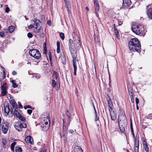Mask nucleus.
<instances>
[{"instance_id":"1","label":"nucleus","mask_w":152,"mask_h":152,"mask_svg":"<svg viewBox=\"0 0 152 152\" xmlns=\"http://www.w3.org/2000/svg\"><path fill=\"white\" fill-rule=\"evenodd\" d=\"M129 47L132 51L139 52L141 49L140 42L136 38L131 39L129 43Z\"/></svg>"},{"instance_id":"2","label":"nucleus","mask_w":152,"mask_h":152,"mask_svg":"<svg viewBox=\"0 0 152 152\" xmlns=\"http://www.w3.org/2000/svg\"><path fill=\"white\" fill-rule=\"evenodd\" d=\"M118 117V124L126 123L127 122L126 118L123 110L122 109H120Z\"/></svg>"},{"instance_id":"3","label":"nucleus","mask_w":152,"mask_h":152,"mask_svg":"<svg viewBox=\"0 0 152 152\" xmlns=\"http://www.w3.org/2000/svg\"><path fill=\"white\" fill-rule=\"evenodd\" d=\"M41 127L44 130H47L49 128L50 125V121L48 116L42 118L41 120Z\"/></svg>"},{"instance_id":"4","label":"nucleus","mask_w":152,"mask_h":152,"mask_svg":"<svg viewBox=\"0 0 152 152\" xmlns=\"http://www.w3.org/2000/svg\"><path fill=\"white\" fill-rule=\"evenodd\" d=\"M68 44L69 50L72 57L75 58V56H76V51L75 49V44L73 43V41L71 39H69Z\"/></svg>"},{"instance_id":"5","label":"nucleus","mask_w":152,"mask_h":152,"mask_svg":"<svg viewBox=\"0 0 152 152\" xmlns=\"http://www.w3.org/2000/svg\"><path fill=\"white\" fill-rule=\"evenodd\" d=\"M131 28L133 32L137 35L140 34L143 30V28L134 23L132 25Z\"/></svg>"},{"instance_id":"6","label":"nucleus","mask_w":152,"mask_h":152,"mask_svg":"<svg viewBox=\"0 0 152 152\" xmlns=\"http://www.w3.org/2000/svg\"><path fill=\"white\" fill-rule=\"evenodd\" d=\"M15 128L18 131L20 132L23 128H26L27 127L26 123L23 122L21 123L20 121L15 122L14 124Z\"/></svg>"},{"instance_id":"7","label":"nucleus","mask_w":152,"mask_h":152,"mask_svg":"<svg viewBox=\"0 0 152 152\" xmlns=\"http://www.w3.org/2000/svg\"><path fill=\"white\" fill-rule=\"evenodd\" d=\"M29 54L31 56L37 59H39L41 56L39 51L36 49L30 50L29 52Z\"/></svg>"},{"instance_id":"8","label":"nucleus","mask_w":152,"mask_h":152,"mask_svg":"<svg viewBox=\"0 0 152 152\" xmlns=\"http://www.w3.org/2000/svg\"><path fill=\"white\" fill-rule=\"evenodd\" d=\"M34 23H33L34 26V28L36 29V30L34 31V32L35 33L39 32L40 29L41 27L40 26H39V23H40L39 20L37 19H34V20H33Z\"/></svg>"},{"instance_id":"9","label":"nucleus","mask_w":152,"mask_h":152,"mask_svg":"<svg viewBox=\"0 0 152 152\" xmlns=\"http://www.w3.org/2000/svg\"><path fill=\"white\" fill-rule=\"evenodd\" d=\"M4 112L7 114V115H8L10 112L12 114H14V112L12 110L11 107L10 109L9 104L7 102L5 103L4 104Z\"/></svg>"},{"instance_id":"10","label":"nucleus","mask_w":152,"mask_h":152,"mask_svg":"<svg viewBox=\"0 0 152 152\" xmlns=\"http://www.w3.org/2000/svg\"><path fill=\"white\" fill-rule=\"evenodd\" d=\"M139 138V135L138 134H137L136 135V138L134 139V150L138 152L139 149V141L138 139Z\"/></svg>"},{"instance_id":"11","label":"nucleus","mask_w":152,"mask_h":152,"mask_svg":"<svg viewBox=\"0 0 152 152\" xmlns=\"http://www.w3.org/2000/svg\"><path fill=\"white\" fill-rule=\"evenodd\" d=\"M9 124L8 122H5L2 124V130L4 134H6L8 130Z\"/></svg>"},{"instance_id":"12","label":"nucleus","mask_w":152,"mask_h":152,"mask_svg":"<svg viewBox=\"0 0 152 152\" xmlns=\"http://www.w3.org/2000/svg\"><path fill=\"white\" fill-rule=\"evenodd\" d=\"M1 92L2 95L3 96L5 95L7 93V85L6 83H4L1 86Z\"/></svg>"},{"instance_id":"13","label":"nucleus","mask_w":152,"mask_h":152,"mask_svg":"<svg viewBox=\"0 0 152 152\" xmlns=\"http://www.w3.org/2000/svg\"><path fill=\"white\" fill-rule=\"evenodd\" d=\"M2 146V150L3 152L7 151L8 148V145H7V141L5 139H3L1 141Z\"/></svg>"},{"instance_id":"14","label":"nucleus","mask_w":152,"mask_h":152,"mask_svg":"<svg viewBox=\"0 0 152 152\" xmlns=\"http://www.w3.org/2000/svg\"><path fill=\"white\" fill-rule=\"evenodd\" d=\"M147 10L146 12L147 15L149 18L152 19V7L151 6H148L147 7Z\"/></svg>"},{"instance_id":"15","label":"nucleus","mask_w":152,"mask_h":152,"mask_svg":"<svg viewBox=\"0 0 152 152\" xmlns=\"http://www.w3.org/2000/svg\"><path fill=\"white\" fill-rule=\"evenodd\" d=\"M131 3L130 0H123L122 7L124 8H126L129 6Z\"/></svg>"},{"instance_id":"16","label":"nucleus","mask_w":152,"mask_h":152,"mask_svg":"<svg viewBox=\"0 0 152 152\" xmlns=\"http://www.w3.org/2000/svg\"><path fill=\"white\" fill-rule=\"evenodd\" d=\"M76 56H75V58L72 57L73 58L72 62L73 65L74 67V75H76V71L77 69V64L76 63Z\"/></svg>"},{"instance_id":"17","label":"nucleus","mask_w":152,"mask_h":152,"mask_svg":"<svg viewBox=\"0 0 152 152\" xmlns=\"http://www.w3.org/2000/svg\"><path fill=\"white\" fill-rule=\"evenodd\" d=\"M13 114H15L16 117L21 121H24L26 120L25 118L21 115L18 111H15V113H14Z\"/></svg>"},{"instance_id":"18","label":"nucleus","mask_w":152,"mask_h":152,"mask_svg":"<svg viewBox=\"0 0 152 152\" xmlns=\"http://www.w3.org/2000/svg\"><path fill=\"white\" fill-rule=\"evenodd\" d=\"M109 111L110 112L111 119L113 121H115L117 118L116 113L114 111H113V110Z\"/></svg>"},{"instance_id":"19","label":"nucleus","mask_w":152,"mask_h":152,"mask_svg":"<svg viewBox=\"0 0 152 152\" xmlns=\"http://www.w3.org/2000/svg\"><path fill=\"white\" fill-rule=\"evenodd\" d=\"M94 4L95 10V13L96 17L99 18V15L98 13L99 12V6L96 1L95 0Z\"/></svg>"},{"instance_id":"20","label":"nucleus","mask_w":152,"mask_h":152,"mask_svg":"<svg viewBox=\"0 0 152 152\" xmlns=\"http://www.w3.org/2000/svg\"><path fill=\"white\" fill-rule=\"evenodd\" d=\"M25 140L27 143H30L31 144L34 143L33 140L31 136H27L25 138Z\"/></svg>"},{"instance_id":"21","label":"nucleus","mask_w":152,"mask_h":152,"mask_svg":"<svg viewBox=\"0 0 152 152\" xmlns=\"http://www.w3.org/2000/svg\"><path fill=\"white\" fill-rule=\"evenodd\" d=\"M107 103L109 111L113 110V104L112 102L110 100V99L107 101Z\"/></svg>"},{"instance_id":"22","label":"nucleus","mask_w":152,"mask_h":152,"mask_svg":"<svg viewBox=\"0 0 152 152\" xmlns=\"http://www.w3.org/2000/svg\"><path fill=\"white\" fill-rule=\"evenodd\" d=\"M75 39H76V40H75V42L77 43V44L76 45V46H77V47L78 48H80V40L79 37L76 35L75 37Z\"/></svg>"},{"instance_id":"23","label":"nucleus","mask_w":152,"mask_h":152,"mask_svg":"<svg viewBox=\"0 0 152 152\" xmlns=\"http://www.w3.org/2000/svg\"><path fill=\"white\" fill-rule=\"evenodd\" d=\"M66 114L67 118V120L66 122H68V124H67V127H68L69 126V123L71 121V119L70 118L71 115L69 113V111L68 110L67 111Z\"/></svg>"},{"instance_id":"24","label":"nucleus","mask_w":152,"mask_h":152,"mask_svg":"<svg viewBox=\"0 0 152 152\" xmlns=\"http://www.w3.org/2000/svg\"><path fill=\"white\" fill-rule=\"evenodd\" d=\"M125 123H123L122 124H121V125L119 126V129L120 131L122 132L124 134H125V136H126V135L125 134V126L124 125V124Z\"/></svg>"},{"instance_id":"25","label":"nucleus","mask_w":152,"mask_h":152,"mask_svg":"<svg viewBox=\"0 0 152 152\" xmlns=\"http://www.w3.org/2000/svg\"><path fill=\"white\" fill-rule=\"evenodd\" d=\"M63 130H67L68 128H66V125L68 124V122L66 121L65 119H63Z\"/></svg>"},{"instance_id":"26","label":"nucleus","mask_w":152,"mask_h":152,"mask_svg":"<svg viewBox=\"0 0 152 152\" xmlns=\"http://www.w3.org/2000/svg\"><path fill=\"white\" fill-rule=\"evenodd\" d=\"M65 7L67 8L68 12L69 13L70 12V10H69V8L70 7L69 1H65Z\"/></svg>"},{"instance_id":"27","label":"nucleus","mask_w":152,"mask_h":152,"mask_svg":"<svg viewBox=\"0 0 152 152\" xmlns=\"http://www.w3.org/2000/svg\"><path fill=\"white\" fill-rule=\"evenodd\" d=\"M15 29V27L13 26H9L7 29V30L10 33L12 32Z\"/></svg>"},{"instance_id":"28","label":"nucleus","mask_w":152,"mask_h":152,"mask_svg":"<svg viewBox=\"0 0 152 152\" xmlns=\"http://www.w3.org/2000/svg\"><path fill=\"white\" fill-rule=\"evenodd\" d=\"M1 75H2L0 76V81H1L4 80L5 78V72L3 70L2 72H1Z\"/></svg>"},{"instance_id":"29","label":"nucleus","mask_w":152,"mask_h":152,"mask_svg":"<svg viewBox=\"0 0 152 152\" xmlns=\"http://www.w3.org/2000/svg\"><path fill=\"white\" fill-rule=\"evenodd\" d=\"M11 104H12L13 108H15V110L14 111V113H15V111H18L17 104L15 102Z\"/></svg>"},{"instance_id":"30","label":"nucleus","mask_w":152,"mask_h":152,"mask_svg":"<svg viewBox=\"0 0 152 152\" xmlns=\"http://www.w3.org/2000/svg\"><path fill=\"white\" fill-rule=\"evenodd\" d=\"M57 52L58 53H59L60 51V43L59 41H57Z\"/></svg>"},{"instance_id":"31","label":"nucleus","mask_w":152,"mask_h":152,"mask_svg":"<svg viewBox=\"0 0 152 152\" xmlns=\"http://www.w3.org/2000/svg\"><path fill=\"white\" fill-rule=\"evenodd\" d=\"M75 152H82V150L80 147L77 146L75 148Z\"/></svg>"},{"instance_id":"32","label":"nucleus","mask_w":152,"mask_h":152,"mask_svg":"<svg viewBox=\"0 0 152 152\" xmlns=\"http://www.w3.org/2000/svg\"><path fill=\"white\" fill-rule=\"evenodd\" d=\"M61 61L64 64H65L66 63V59L65 56H62L61 57Z\"/></svg>"},{"instance_id":"33","label":"nucleus","mask_w":152,"mask_h":152,"mask_svg":"<svg viewBox=\"0 0 152 152\" xmlns=\"http://www.w3.org/2000/svg\"><path fill=\"white\" fill-rule=\"evenodd\" d=\"M33 77H35L37 79H39L40 78V75L37 73H34L33 74Z\"/></svg>"},{"instance_id":"34","label":"nucleus","mask_w":152,"mask_h":152,"mask_svg":"<svg viewBox=\"0 0 152 152\" xmlns=\"http://www.w3.org/2000/svg\"><path fill=\"white\" fill-rule=\"evenodd\" d=\"M15 152H22V148L20 147H16L15 150Z\"/></svg>"},{"instance_id":"35","label":"nucleus","mask_w":152,"mask_h":152,"mask_svg":"<svg viewBox=\"0 0 152 152\" xmlns=\"http://www.w3.org/2000/svg\"><path fill=\"white\" fill-rule=\"evenodd\" d=\"M11 82L12 84V86L14 88H16L18 87V85L15 83V81L14 80H12L11 81Z\"/></svg>"},{"instance_id":"36","label":"nucleus","mask_w":152,"mask_h":152,"mask_svg":"<svg viewBox=\"0 0 152 152\" xmlns=\"http://www.w3.org/2000/svg\"><path fill=\"white\" fill-rule=\"evenodd\" d=\"M17 143L16 142H13L11 144V150L12 151H14V147L15 146V145Z\"/></svg>"},{"instance_id":"37","label":"nucleus","mask_w":152,"mask_h":152,"mask_svg":"<svg viewBox=\"0 0 152 152\" xmlns=\"http://www.w3.org/2000/svg\"><path fill=\"white\" fill-rule=\"evenodd\" d=\"M143 146L144 147V148L146 152H148V145L146 143L145 144H143Z\"/></svg>"},{"instance_id":"38","label":"nucleus","mask_w":152,"mask_h":152,"mask_svg":"<svg viewBox=\"0 0 152 152\" xmlns=\"http://www.w3.org/2000/svg\"><path fill=\"white\" fill-rule=\"evenodd\" d=\"M51 84L52 86H53V87H54L56 86V82L54 80H53L52 81Z\"/></svg>"},{"instance_id":"39","label":"nucleus","mask_w":152,"mask_h":152,"mask_svg":"<svg viewBox=\"0 0 152 152\" xmlns=\"http://www.w3.org/2000/svg\"><path fill=\"white\" fill-rule=\"evenodd\" d=\"M53 77L55 78L56 79H57L58 76L57 73L56 72L54 71L53 75Z\"/></svg>"},{"instance_id":"40","label":"nucleus","mask_w":152,"mask_h":152,"mask_svg":"<svg viewBox=\"0 0 152 152\" xmlns=\"http://www.w3.org/2000/svg\"><path fill=\"white\" fill-rule=\"evenodd\" d=\"M60 36L62 40H63L64 39V35L63 33H60Z\"/></svg>"},{"instance_id":"41","label":"nucleus","mask_w":152,"mask_h":152,"mask_svg":"<svg viewBox=\"0 0 152 152\" xmlns=\"http://www.w3.org/2000/svg\"><path fill=\"white\" fill-rule=\"evenodd\" d=\"M67 130H63L62 135L64 137L66 136L67 134L66 132Z\"/></svg>"},{"instance_id":"42","label":"nucleus","mask_w":152,"mask_h":152,"mask_svg":"<svg viewBox=\"0 0 152 152\" xmlns=\"http://www.w3.org/2000/svg\"><path fill=\"white\" fill-rule=\"evenodd\" d=\"M95 121H98L99 120V118L97 115V113L96 111H95Z\"/></svg>"},{"instance_id":"43","label":"nucleus","mask_w":152,"mask_h":152,"mask_svg":"<svg viewBox=\"0 0 152 152\" xmlns=\"http://www.w3.org/2000/svg\"><path fill=\"white\" fill-rule=\"evenodd\" d=\"M130 93L132 94L130 96V98L131 100V101L132 103L134 102V99H133V94L132 92H130Z\"/></svg>"},{"instance_id":"44","label":"nucleus","mask_w":152,"mask_h":152,"mask_svg":"<svg viewBox=\"0 0 152 152\" xmlns=\"http://www.w3.org/2000/svg\"><path fill=\"white\" fill-rule=\"evenodd\" d=\"M0 36L1 37H4L5 36V34L4 32L1 31L0 32Z\"/></svg>"},{"instance_id":"45","label":"nucleus","mask_w":152,"mask_h":152,"mask_svg":"<svg viewBox=\"0 0 152 152\" xmlns=\"http://www.w3.org/2000/svg\"><path fill=\"white\" fill-rule=\"evenodd\" d=\"M28 37L29 38H31L33 37V35L30 32H29L27 34Z\"/></svg>"},{"instance_id":"46","label":"nucleus","mask_w":152,"mask_h":152,"mask_svg":"<svg viewBox=\"0 0 152 152\" xmlns=\"http://www.w3.org/2000/svg\"><path fill=\"white\" fill-rule=\"evenodd\" d=\"M9 101L11 104L15 102L14 100L13 99H12L11 97L10 98V99H9Z\"/></svg>"},{"instance_id":"47","label":"nucleus","mask_w":152,"mask_h":152,"mask_svg":"<svg viewBox=\"0 0 152 152\" xmlns=\"http://www.w3.org/2000/svg\"><path fill=\"white\" fill-rule=\"evenodd\" d=\"M48 55H49V57L50 61H51L52 60L51 53V52H49Z\"/></svg>"},{"instance_id":"48","label":"nucleus","mask_w":152,"mask_h":152,"mask_svg":"<svg viewBox=\"0 0 152 152\" xmlns=\"http://www.w3.org/2000/svg\"><path fill=\"white\" fill-rule=\"evenodd\" d=\"M147 117L148 119H151L152 118V114H150L148 115Z\"/></svg>"},{"instance_id":"49","label":"nucleus","mask_w":152,"mask_h":152,"mask_svg":"<svg viewBox=\"0 0 152 152\" xmlns=\"http://www.w3.org/2000/svg\"><path fill=\"white\" fill-rule=\"evenodd\" d=\"M114 31H115V33L117 37H118V36H119V33L118 32L117 29L115 30H114Z\"/></svg>"},{"instance_id":"50","label":"nucleus","mask_w":152,"mask_h":152,"mask_svg":"<svg viewBox=\"0 0 152 152\" xmlns=\"http://www.w3.org/2000/svg\"><path fill=\"white\" fill-rule=\"evenodd\" d=\"M34 27V26L33 24H31L30 25L28 26V29H31L32 28Z\"/></svg>"},{"instance_id":"51","label":"nucleus","mask_w":152,"mask_h":152,"mask_svg":"<svg viewBox=\"0 0 152 152\" xmlns=\"http://www.w3.org/2000/svg\"><path fill=\"white\" fill-rule=\"evenodd\" d=\"M10 10V9L9 7H7L5 10V12L6 13H8Z\"/></svg>"},{"instance_id":"52","label":"nucleus","mask_w":152,"mask_h":152,"mask_svg":"<svg viewBox=\"0 0 152 152\" xmlns=\"http://www.w3.org/2000/svg\"><path fill=\"white\" fill-rule=\"evenodd\" d=\"M32 110L30 109H28L27 110L28 113L30 115L32 113Z\"/></svg>"},{"instance_id":"53","label":"nucleus","mask_w":152,"mask_h":152,"mask_svg":"<svg viewBox=\"0 0 152 152\" xmlns=\"http://www.w3.org/2000/svg\"><path fill=\"white\" fill-rule=\"evenodd\" d=\"M43 53L46 54L47 53V48L46 47H44L43 50Z\"/></svg>"},{"instance_id":"54","label":"nucleus","mask_w":152,"mask_h":152,"mask_svg":"<svg viewBox=\"0 0 152 152\" xmlns=\"http://www.w3.org/2000/svg\"><path fill=\"white\" fill-rule=\"evenodd\" d=\"M24 108L25 109H26L27 108H31V107L30 106V105H26L25 106H24Z\"/></svg>"},{"instance_id":"55","label":"nucleus","mask_w":152,"mask_h":152,"mask_svg":"<svg viewBox=\"0 0 152 152\" xmlns=\"http://www.w3.org/2000/svg\"><path fill=\"white\" fill-rule=\"evenodd\" d=\"M139 102V99L137 98L136 97V104H138V103Z\"/></svg>"},{"instance_id":"56","label":"nucleus","mask_w":152,"mask_h":152,"mask_svg":"<svg viewBox=\"0 0 152 152\" xmlns=\"http://www.w3.org/2000/svg\"><path fill=\"white\" fill-rule=\"evenodd\" d=\"M75 95L76 96H78V94H77L78 91H77V88H75Z\"/></svg>"},{"instance_id":"57","label":"nucleus","mask_w":152,"mask_h":152,"mask_svg":"<svg viewBox=\"0 0 152 152\" xmlns=\"http://www.w3.org/2000/svg\"><path fill=\"white\" fill-rule=\"evenodd\" d=\"M18 104H19V107L20 108L22 109L23 108V106L21 105L20 103L19 102H18Z\"/></svg>"},{"instance_id":"58","label":"nucleus","mask_w":152,"mask_h":152,"mask_svg":"<svg viewBox=\"0 0 152 152\" xmlns=\"http://www.w3.org/2000/svg\"><path fill=\"white\" fill-rule=\"evenodd\" d=\"M47 24L49 26H50L51 24V22L49 20L48 21Z\"/></svg>"},{"instance_id":"59","label":"nucleus","mask_w":152,"mask_h":152,"mask_svg":"<svg viewBox=\"0 0 152 152\" xmlns=\"http://www.w3.org/2000/svg\"><path fill=\"white\" fill-rule=\"evenodd\" d=\"M74 132V131L72 129H70L69 130V132L70 134H72Z\"/></svg>"},{"instance_id":"60","label":"nucleus","mask_w":152,"mask_h":152,"mask_svg":"<svg viewBox=\"0 0 152 152\" xmlns=\"http://www.w3.org/2000/svg\"><path fill=\"white\" fill-rule=\"evenodd\" d=\"M17 74V72L15 71H13L12 72V74L13 75H15Z\"/></svg>"},{"instance_id":"61","label":"nucleus","mask_w":152,"mask_h":152,"mask_svg":"<svg viewBox=\"0 0 152 152\" xmlns=\"http://www.w3.org/2000/svg\"><path fill=\"white\" fill-rule=\"evenodd\" d=\"M113 27H114V30H115L117 29L116 28V27L115 25V24H114L113 25Z\"/></svg>"},{"instance_id":"62","label":"nucleus","mask_w":152,"mask_h":152,"mask_svg":"<svg viewBox=\"0 0 152 152\" xmlns=\"http://www.w3.org/2000/svg\"><path fill=\"white\" fill-rule=\"evenodd\" d=\"M92 105H93V107H94V110L95 112V111H96V109H95V106L94 105V103L93 102H92Z\"/></svg>"},{"instance_id":"63","label":"nucleus","mask_w":152,"mask_h":152,"mask_svg":"<svg viewBox=\"0 0 152 152\" xmlns=\"http://www.w3.org/2000/svg\"><path fill=\"white\" fill-rule=\"evenodd\" d=\"M92 105H93V107H94V110L95 112V111H96V109H95V106L94 105V103L93 102H92Z\"/></svg>"},{"instance_id":"64","label":"nucleus","mask_w":152,"mask_h":152,"mask_svg":"<svg viewBox=\"0 0 152 152\" xmlns=\"http://www.w3.org/2000/svg\"><path fill=\"white\" fill-rule=\"evenodd\" d=\"M131 131L132 133H133V132H134L133 130V128H131Z\"/></svg>"}]
</instances>
